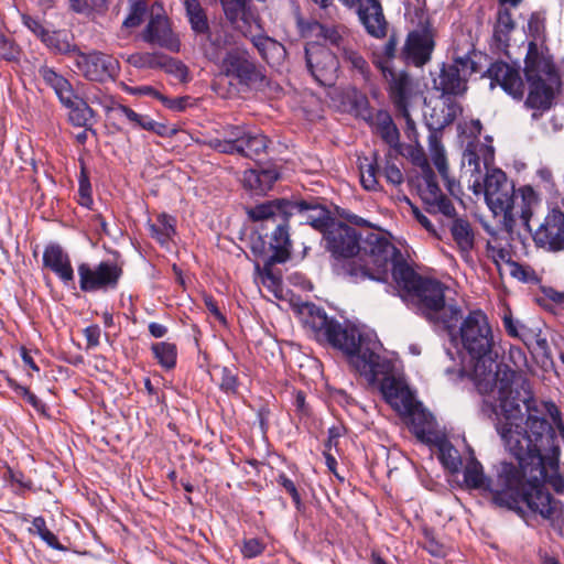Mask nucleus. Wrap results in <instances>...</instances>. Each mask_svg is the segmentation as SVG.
<instances>
[{
	"mask_svg": "<svg viewBox=\"0 0 564 564\" xmlns=\"http://www.w3.org/2000/svg\"><path fill=\"white\" fill-rule=\"evenodd\" d=\"M368 246H373L370 247L371 253L375 252L373 248L377 250L373 264L371 267L369 263H364L357 268L356 263H350L347 267V271L352 276V282L359 283L365 280L387 282L391 271L392 279L399 290V295L404 302L425 276L419 274L408 263L400 249L387 237L371 236Z\"/></svg>",
	"mask_w": 564,
	"mask_h": 564,
	"instance_id": "4",
	"label": "nucleus"
},
{
	"mask_svg": "<svg viewBox=\"0 0 564 564\" xmlns=\"http://www.w3.org/2000/svg\"><path fill=\"white\" fill-rule=\"evenodd\" d=\"M199 36V46L204 56L218 66L223 62L226 52L230 50L232 35L223 26L215 25Z\"/></svg>",
	"mask_w": 564,
	"mask_h": 564,
	"instance_id": "23",
	"label": "nucleus"
},
{
	"mask_svg": "<svg viewBox=\"0 0 564 564\" xmlns=\"http://www.w3.org/2000/svg\"><path fill=\"white\" fill-rule=\"evenodd\" d=\"M184 9L193 33L198 36L210 28L207 12L198 0H184Z\"/></svg>",
	"mask_w": 564,
	"mask_h": 564,
	"instance_id": "37",
	"label": "nucleus"
},
{
	"mask_svg": "<svg viewBox=\"0 0 564 564\" xmlns=\"http://www.w3.org/2000/svg\"><path fill=\"white\" fill-rule=\"evenodd\" d=\"M516 378V370L510 369L507 365H498L495 360L491 365L489 362L484 364V372L474 373L475 384L479 393H497L498 406L505 416V420L498 421L497 427L510 423L509 426L513 430L524 429V424L521 425L517 422L521 415L520 403H524L527 411L528 404L536 406L531 397L521 399L520 391L513 389Z\"/></svg>",
	"mask_w": 564,
	"mask_h": 564,
	"instance_id": "5",
	"label": "nucleus"
},
{
	"mask_svg": "<svg viewBox=\"0 0 564 564\" xmlns=\"http://www.w3.org/2000/svg\"><path fill=\"white\" fill-rule=\"evenodd\" d=\"M462 317V311L457 306L454 305H444V308L440 311L437 317L431 321L434 324H440L444 327V329L448 333L451 337H454L456 332V326L458 321Z\"/></svg>",
	"mask_w": 564,
	"mask_h": 564,
	"instance_id": "48",
	"label": "nucleus"
},
{
	"mask_svg": "<svg viewBox=\"0 0 564 564\" xmlns=\"http://www.w3.org/2000/svg\"><path fill=\"white\" fill-rule=\"evenodd\" d=\"M301 314L304 326L312 332L316 341L343 351L356 371L365 376L370 383H375L379 376H383L380 392L384 401L399 414L410 411L415 400L413 393L403 380L390 375L392 365L377 352L375 341L367 339L354 326L344 327L314 303H305Z\"/></svg>",
	"mask_w": 564,
	"mask_h": 564,
	"instance_id": "2",
	"label": "nucleus"
},
{
	"mask_svg": "<svg viewBox=\"0 0 564 564\" xmlns=\"http://www.w3.org/2000/svg\"><path fill=\"white\" fill-rule=\"evenodd\" d=\"M279 177L280 173L275 167L251 169L243 173L242 183L245 188L263 194L272 188Z\"/></svg>",
	"mask_w": 564,
	"mask_h": 564,
	"instance_id": "31",
	"label": "nucleus"
},
{
	"mask_svg": "<svg viewBox=\"0 0 564 564\" xmlns=\"http://www.w3.org/2000/svg\"><path fill=\"white\" fill-rule=\"evenodd\" d=\"M148 11L147 0H138L131 2L130 11L127 18L123 20V26L128 29L137 28L142 22Z\"/></svg>",
	"mask_w": 564,
	"mask_h": 564,
	"instance_id": "53",
	"label": "nucleus"
},
{
	"mask_svg": "<svg viewBox=\"0 0 564 564\" xmlns=\"http://www.w3.org/2000/svg\"><path fill=\"white\" fill-rule=\"evenodd\" d=\"M79 289L85 293L117 289L123 274L122 268L113 261H100L96 265L80 262L77 265Z\"/></svg>",
	"mask_w": 564,
	"mask_h": 564,
	"instance_id": "11",
	"label": "nucleus"
},
{
	"mask_svg": "<svg viewBox=\"0 0 564 564\" xmlns=\"http://www.w3.org/2000/svg\"><path fill=\"white\" fill-rule=\"evenodd\" d=\"M451 218L449 231L452 238L462 256H469L475 247V232L471 224L466 218L456 217V215Z\"/></svg>",
	"mask_w": 564,
	"mask_h": 564,
	"instance_id": "32",
	"label": "nucleus"
},
{
	"mask_svg": "<svg viewBox=\"0 0 564 564\" xmlns=\"http://www.w3.org/2000/svg\"><path fill=\"white\" fill-rule=\"evenodd\" d=\"M247 0H220L224 13L231 23H235L245 11Z\"/></svg>",
	"mask_w": 564,
	"mask_h": 564,
	"instance_id": "59",
	"label": "nucleus"
},
{
	"mask_svg": "<svg viewBox=\"0 0 564 564\" xmlns=\"http://www.w3.org/2000/svg\"><path fill=\"white\" fill-rule=\"evenodd\" d=\"M358 105L362 107L360 115L365 120L372 119L371 124L375 127V131L380 138L391 148L399 147L400 132L393 122L391 115L387 110H378L372 117L369 102L366 97H362Z\"/></svg>",
	"mask_w": 564,
	"mask_h": 564,
	"instance_id": "24",
	"label": "nucleus"
},
{
	"mask_svg": "<svg viewBox=\"0 0 564 564\" xmlns=\"http://www.w3.org/2000/svg\"><path fill=\"white\" fill-rule=\"evenodd\" d=\"M433 86L443 96H462L467 91V78L455 65L444 63L438 77L433 79Z\"/></svg>",
	"mask_w": 564,
	"mask_h": 564,
	"instance_id": "26",
	"label": "nucleus"
},
{
	"mask_svg": "<svg viewBox=\"0 0 564 564\" xmlns=\"http://www.w3.org/2000/svg\"><path fill=\"white\" fill-rule=\"evenodd\" d=\"M532 239L538 248L555 252L564 250V213L554 208L532 231Z\"/></svg>",
	"mask_w": 564,
	"mask_h": 564,
	"instance_id": "17",
	"label": "nucleus"
},
{
	"mask_svg": "<svg viewBox=\"0 0 564 564\" xmlns=\"http://www.w3.org/2000/svg\"><path fill=\"white\" fill-rule=\"evenodd\" d=\"M29 533L40 536L50 547L54 550H65V547L59 543L57 536L51 530H48L46 521L43 517H35L32 520V527L29 529Z\"/></svg>",
	"mask_w": 564,
	"mask_h": 564,
	"instance_id": "47",
	"label": "nucleus"
},
{
	"mask_svg": "<svg viewBox=\"0 0 564 564\" xmlns=\"http://www.w3.org/2000/svg\"><path fill=\"white\" fill-rule=\"evenodd\" d=\"M270 140L262 133L247 131L241 144L240 155L251 160H258L267 152Z\"/></svg>",
	"mask_w": 564,
	"mask_h": 564,
	"instance_id": "40",
	"label": "nucleus"
},
{
	"mask_svg": "<svg viewBox=\"0 0 564 564\" xmlns=\"http://www.w3.org/2000/svg\"><path fill=\"white\" fill-rule=\"evenodd\" d=\"M336 54L339 57V62L341 61L351 72L359 74L364 80H369L370 66L368 62L349 42L341 46Z\"/></svg>",
	"mask_w": 564,
	"mask_h": 564,
	"instance_id": "35",
	"label": "nucleus"
},
{
	"mask_svg": "<svg viewBox=\"0 0 564 564\" xmlns=\"http://www.w3.org/2000/svg\"><path fill=\"white\" fill-rule=\"evenodd\" d=\"M20 53L21 51L15 42L3 33H0V59L7 62L18 61Z\"/></svg>",
	"mask_w": 564,
	"mask_h": 564,
	"instance_id": "56",
	"label": "nucleus"
},
{
	"mask_svg": "<svg viewBox=\"0 0 564 564\" xmlns=\"http://www.w3.org/2000/svg\"><path fill=\"white\" fill-rule=\"evenodd\" d=\"M128 63L135 68H164L169 73L186 70V66L182 62L159 52L131 54L128 57Z\"/></svg>",
	"mask_w": 564,
	"mask_h": 564,
	"instance_id": "28",
	"label": "nucleus"
},
{
	"mask_svg": "<svg viewBox=\"0 0 564 564\" xmlns=\"http://www.w3.org/2000/svg\"><path fill=\"white\" fill-rule=\"evenodd\" d=\"M358 6L357 13L367 33L376 39L387 35L388 22L380 0H346V7Z\"/></svg>",
	"mask_w": 564,
	"mask_h": 564,
	"instance_id": "20",
	"label": "nucleus"
},
{
	"mask_svg": "<svg viewBox=\"0 0 564 564\" xmlns=\"http://www.w3.org/2000/svg\"><path fill=\"white\" fill-rule=\"evenodd\" d=\"M426 127L429 129V147L432 154L444 153V148L442 144V131L444 128L440 127V123L434 126L433 123L427 122Z\"/></svg>",
	"mask_w": 564,
	"mask_h": 564,
	"instance_id": "60",
	"label": "nucleus"
},
{
	"mask_svg": "<svg viewBox=\"0 0 564 564\" xmlns=\"http://www.w3.org/2000/svg\"><path fill=\"white\" fill-rule=\"evenodd\" d=\"M39 76L44 84L53 89L61 104H72L75 90L70 82L54 67L42 65L39 67Z\"/></svg>",
	"mask_w": 564,
	"mask_h": 564,
	"instance_id": "29",
	"label": "nucleus"
},
{
	"mask_svg": "<svg viewBox=\"0 0 564 564\" xmlns=\"http://www.w3.org/2000/svg\"><path fill=\"white\" fill-rule=\"evenodd\" d=\"M389 82L390 96L398 111H405L409 99L410 77L405 70L397 73L394 67H390L387 70V75H383Z\"/></svg>",
	"mask_w": 564,
	"mask_h": 564,
	"instance_id": "30",
	"label": "nucleus"
},
{
	"mask_svg": "<svg viewBox=\"0 0 564 564\" xmlns=\"http://www.w3.org/2000/svg\"><path fill=\"white\" fill-rule=\"evenodd\" d=\"M463 112V107L455 99L447 97L444 100V108L442 110V119L437 121L441 128L452 124L458 116Z\"/></svg>",
	"mask_w": 564,
	"mask_h": 564,
	"instance_id": "54",
	"label": "nucleus"
},
{
	"mask_svg": "<svg viewBox=\"0 0 564 564\" xmlns=\"http://www.w3.org/2000/svg\"><path fill=\"white\" fill-rule=\"evenodd\" d=\"M490 79V88L499 86L507 95L517 101L524 97L525 85L520 74V67L498 59L490 64L484 74Z\"/></svg>",
	"mask_w": 564,
	"mask_h": 564,
	"instance_id": "16",
	"label": "nucleus"
},
{
	"mask_svg": "<svg viewBox=\"0 0 564 564\" xmlns=\"http://www.w3.org/2000/svg\"><path fill=\"white\" fill-rule=\"evenodd\" d=\"M292 405L300 422L308 425L314 420V413L311 404L306 400V392L303 390H293Z\"/></svg>",
	"mask_w": 564,
	"mask_h": 564,
	"instance_id": "49",
	"label": "nucleus"
},
{
	"mask_svg": "<svg viewBox=\"0 0 564 564\" xmlns=\"http://www.w3.org/2000/svg\"><path fill=\"white\" fill-rule=\"evenodd\" d=\"M306 66L314 80L324 87H332L338 78L339 57L328 47L310 44L305 47Z\"/></svg>",
	"mask_w": 564,
	"mask_h": 564,
	"instance_id": "14",
	"label": "nucleus"
},
{
	"mask_svg": "<svg viewBox=\"0 0 564 564\" xmlns=\"http://www.w3.org/2000/svg\"><path fill=\"white\" fill-rule=\"evenodd\" d=\"M360 183L366 191L378 192L381 189V185L378 181L380 174V166L378 163V153L373 152L372 159L368 158L358 159Z\"/></svg>",
	"mask_w": 564,
	"mask_h": 564,
	"instance_id": "38",
	"label": "nucleus"
},
{
	"mask_svg": "<svg viewBox=\"0 0 564 564\" xmlns=\"http://www.w3.org/2000/svg\"><path fill=\"white\" fill-rule=\"evenodd\" d=\"M398 44L399 39L392 33L382 46L381 52L376 54L375 64L382 72V75H387V70H389L390 67H394L393 61L395 58L399 59Z\"/></svg>",
	"mask_w": 564,
	"mask_h": 564,
	"instance_id": "42",
	"label": "nucleus"
},
{
	"mask_svg": "<svg viewBox=\"0 0 564 564\" xmlns=\"http://www.w3.org/2000/svg\"><path fill=\"white\" fill-rule=\"evenodd\" d=\"M62 105L68 109V121L74 127H89L90 121L97 115L86 100L78 97L76 94L75 97H72V104Z\"/></svg>",
	"mask_w": 564,
	"mask_h": 564,
	"instance_id": "36",
	"label": "nucleus"
},
{
	"mask_svg": "<svg viewBox=\"0 0 564 564\" xmlns=\"http://www.w3.org/2000/svg\"><path fill=\"white\" fill-rule=\"evenodd\" d=\"M293 208L286 198L269 199L246 207L249 220L258 224V237L252 241L251 251L254 256L265 257L263 274L273 284H280L281 279L273 273L272 267L286 262L291 257L290 219Z\"/></svg>",
	"mask_w": 564,
	"mask_h": 564,
	"instance_id": "3",
	"label": "nucleus"
},
{
	"mask_svg": "<svg viewBox=\"0 0 564 564\" xmlns=\"http://www.w3.org/2000/svg\"><path fill=\"white\" fill-rule=\"evenodd\" d=\"M463 347L469 354L474 365V373L484 372V364H492L494 335L487 315L480 310L471 311L459 327Z\"/></svg>",
	"mask_w": 564,
	"mask_h": 564,
	"instance_id": "8",
	"label": "nucleus"
},
{
	"mask_svg": "<svg viewBox=\"0 0 564 564\" xmlns=\"http://www.w3.org/2000/svg\"><path fill=\"white\" fill-rule=\"evenodd\" d=\"M290 204L294 207L292 209V216L295 214L303 215L305 223L321 231L323 236L336 221L330 215V212L325 206L318 204L316 199L290 200Z\"/></svg>",
	"mask_w": 564,
	"mask_h": 564,
	"instance_id": "25",
	"label": "nucleus"
},
{
	"mask_svg": "<svg viewBox=\"0 0 564 564\" xmlns=\"http://www.w3.org/2000/svg\"><path fill=\"white\" fill-rule=\"evenodd\" d=\"M22 23L23 25L32 32L41 42L42 39L48 32V29L45 28L40 18L33 17L30 14H22Z\"/></svg>",
	"mask_w": 564,
	"mask_h": 564,
	"instance_id": "61",
	"label": "nucleus"
},
{
	"mask_svg": "<svg viewBox=\"0 0 564 564\" xmlns=\"http://www.w3.org/2000/svg\"><path fill=\"white\" fill-rule=\"evenodd\" d=\"M446 286L438 280L425 276L404 301L427 321H433L445 305Z\"/></svg>",
	"mask_w": 564,
	"mask_h": 564,
	"instance_id": "13",
	"label": "nucleus"
},
{
	"mask_svg": "<svg viewBox=\"0 0 564 564\" xmlns=\"http://www.w3.org/2000/svg\"><path fill=\"white\" fill-rule=\"evenodd\" d=\"M424 184L419 186L420 197L430 214H442L446 217H454L456 209L452 200L441 191L436 175L427 165L423 170Z\"/></svg>",
	"mask_w": 564,
	"mask_h": 564,
	"instance_id": "18",
	"label": "nucleus"
},
{
	"mask_svg": "<svg viewBox=\"0 0 564 564\" xmlns=\"http://www.w3.org/2000/svg\"><path fill=\"white\" fill-rule=\"evenodd\" d=\"M438 446V458L442 465L452 474L459 471L463 462L458 451L446 440H436Z\"/></svg>",
	"mask_w": 564,
	"mask_h": 564,
	"instance_id": "43",
	"label": "nucleus"
},
{
	"mask_svg": "<svg viewBox=\"0 0 564 564\" xmlns=\"http://www.w3.org/2000/svg\"><path fill=\"white\" fill-rule=\"evenodd\" d=\"M267 544L259 538L245 539L241 545V554L243 558H254L263 554Z\"/></svg>",
	"mask_w": 564,
	"mask_h": 564,
	"instance_id": "55",
	"label": "nucleus"
},
{
	"mask_svg": "<svg viewBox=\"0 0 564 564\" xmlns=\"http://www.w3.org/2000/svg\"><path fill=\"white\" fill-rule=\"evenodd\" d=\"M510 423L498 426L505 448L518 464L501 460L494 465L487 476L481 463L471 454L465 468L464 481L468 489L488 492L491 502L522 516L525 506L533 514L544 520H553L562 511V502L545 488L549 484L554 491H564V480L556 474L558 449L552 447L546 457L540 451L552 440L551 429L545 421L531 416L528 421L529 434L511 429Z\"/></svg>",
	"mask_w": 564,
	"mask_h": 564,
	"instance_id": "1",
	"label": "nucleus"
},
{
	"mask_svg": "<svg viewBox=\"0 0 564 564\" xmlns=\"http://www.w3.org/2000/svg\"><path fill=\"white\" fill-rule=\"evenodd\" d=\"M142 39L151 45H158L173 53L181 50L180 37L173 31L170 19L162 13H151L150 20L142 32Z\"/></svg>",
	"mask_w": 564,
	"mask_h": 564,
	"instance_id": "19",
	"label": "nucleus"
},
{
	"mask_svg": "<svg viewBox=\"0 0 564 564\" xmlns=\"http://www.w3.org/2000/svg\"><path fill=\"white\" fill-rule=\"evenodd\" d=\"M218 68L243 89L264 91L270 84L264 67L245 47H230Z\"/></svg>",
	"mask_w": 564,
	"mask_h": 564,
	"instance_id": "9",
	"label": "nucleus"
},
{
	"mask_svg": "<svg viewBox=\"0 0 564 564\" xmlns=\"http://www.w3.org/2000/svg\"><path fill=\"white\" fill-rule=\"evenodd\" d=\"M529 350L532 357L534 358L535 362L543 370L546 371L554 367V361L549 343L546 340V337L542 336V333L540 334L538 339H534V343L529 348Z\"/></svg>",
	"mask_w": 564,
	"mask_h": 564,
	"instance_id": "45",
	"label": "nucleus"
},
{
	"mask_svg": "<svg viewBox=\"0 0 564 564\" xmlns=\"http://www.w3.org/2000/svg\"><path fill=\"white\" fill-rule=\"evenodd\" d=\"M275 481L286 494L291 496L296 510L301 511L304 505L296 484L283 471L278 474Z\"/></svg>",
	"mask_w": 564,
	"mask_h": 564,
	"instance_id": "52",
	"label": "nucleus"
},
{
	"mask_svg": "<svg viewBox=\"0 0 564 564\" xmlns=\"http://www.w3.org/2000/svg\"><path fill=\"white\" fill-rule=\"evenodd\" d=\"M151 237L155 238L161 245L166 243L175 234V218L162 213L158 215L156 223L149 226Z\"/></svg>",
	"mask_w": 564,
	"mask_h": 564,
	"instance_id": "44",
	"label": "nucleus"
},
{
	"mask_svg": "<svg viewBox=\"0 0 564 564\" xmlns=\"http://www.w3.org/2000/svg\"><path fill=\"white\" fill-rule=\"evenodd\" d=\"M382 174L386 181L393 186H399L404 181L403 173L401 172V170L395 165L394 162H392L388 158L386 160Z\"/></svg>",
	"mask_w": 564,
	"mask_h": 564,
	"instance_id": "62",
	"label": "nucleus"
},
{
	"mask_svg": "<svg viewBox=\"0 0 564 564\" xmlns=\"http://www.w3.org/2000/svg\"><path fill=\"white\" fill-rule=\"evenodd\" d=\"M74 65L78 73L89 82L106 83L115 80L120 73L119 61L100 51L76 52Z\"/></svg>",
	"mask_w": 564,
	"mask_h": 564,
	"instance_id": "12",
	"label": "nucleus"
},
{
	"mask_svg": "<svg viewBox=\"0 0 564 564\" xmlns=\"http://www.w3.org/2000/svg\"><path fill=\"white\" fill-rule=\"evenodd\" d=\"M408 419L410 431L424 444H435L438 436L435 433L434 416L423 409L422 403L414 400L409 412H401Z\"/></svg>",
	"mask_w": 564,
	"mask_h": 564,
	"instance_id": "22",
	"label": "nucleus"
},
{
	"mask_svg": "<svg viewBox=\"0 0 564 564\" xmlns=\"http://www.w3.org/2000/svg\"><path fill=\"white\" fill-rule=\"evenodd\" d=\"M43 268L53 272L65 285H73L75 282L74 269L68 252L56 242L45 246L42 256Z\"/></svg>",
	"mask_w": 564,
	"mask_h": 564,
	"instance_id": "21",
	"label": "nucleus"
},
{
	"mask_svg": "<svg viewBox=\"0 0 564 564\" xmlns=\"http://www.w3.org/2000/svg\"><path fill=\"white\" fill-rule=\"evenodd\" d=\"M516 23L508 8L500 7L497 12V21L494 26V41L496 46L506 51L510 45V34L514 30Z\"/></svg>",
	"mask_w": 564,
	"mask_h": 564,
	"instance_id": "34",
	"label": "nucleus"
},
{
	"mask_svg": "<svg viewBox=\"0 0 564 564\" xmlns=\"http://www.w3.org/2000/svg\"><path fill=\"white\" fill-rule=\"evenodd\" d=\"M371 236L386 237L383 234L372 231L362 237L358 229L339 220H336L323 236L326 249L332 256L336 260H344L343 274L349 278L351 282L352 276L347 271L350 263H356L357 268L364 263H369L371 267L373 264L376 252L371 253V248L368 246ZM373 251H377L376 248H373Z\"/></svg>",
	"mask_w": 564,
	"mask_h": 564,
	"instance_id": "7",
	"label": "nucleus"
},
{
	"mask_svg": "<svg viewBox=\"0 0 564 564\" xmlns=\"http://www.w3.org/2000/svg\"><path fill=\"white\" fill-rule=\"evenodd\" d=\"M204 144L224 154H240V151H242L241 145H236V143H231V141H227L224 138H210L204 141Z\"/></svg>",
	"mask_w": 564,
	"mask_h": 564,
	"instance_id": "57",
	"label": "nucleus"
},
{
	"mask_svg": "<svg viewBox=\"0 0 564 564\" xmlns=\"http://www.w3.org/2000/svg\"><path fill=\"white\" fill-rule=\"evenodd\" d=\"M484 195L489 209L496 215L503 216V223L509 230L516 223L514 185L500 169L487 172L484 180Z\"/></svg>",
	"mask_w": 564,
	"mask_h": 564,
	"instance_id": "10",
	"label": "nucleus"
},
{
	"mask_svg": "<svg viewBox=\"0 0 564 564\" xmlns=\"http://www.w3.org/2000/svg\"><path fill=\"white\" fill-rule=\"evenodd\" d=\"M109 110L121 112L133 129H142L147 131L150 129L152 118L148 115L138 113L132 108L122 104H116L112 108H107V111Z\"/></svg>",
	"mask_w": 564,
	"mask_h": 564,
	"instance_id": "51",
	"label": "nucleus"
},
{
	"mask_svg": "<svg viewBox=\"0 0 564 564\" xmlns=\"http://www.w3.org/2000/svg\"><path fill=\"white\" fill-rule=\"evenodd\" d=\"M305 34L310 37L316 39L315 44L330 45L337 51L344 46L348 41L344 36V29L333 24H324L318 21L308 22L305 30Z\"/></svg>",
	"mask_w": 564,
	"mask_h": 564,
	"instance_id": "27",
	"label": "nucleus"
},
{
	"mask_svg": "<svg viewBox=\"0 0 564 564\" xmlns=\"http://www.w3.org/2000/svg\"><path fill=\"white\" fill-rule=\"evenodd\" d=\"M69 8L80 14H102L108 9L109 0H67Z\"/></svg>",
	"mask_w": 564,
	"mask_h": 564,
	"instance_id": "50",
	"label": "nucleus"
},
{
	"mask_svg": "<svg viewBox=\"0 0 564 564\" xmlns=\"http://www.w3.org/2000/svg\"><path fill=\"white\" fill-rule=\"evenodd\" d=\"M42 43L55 54H73L74 57L76 55V52L79 51V48L75 44L70 43L67 33L61 30H48L46 35L42 39Z\"/></svg>",
	"mask_w": 564,
	"mask_h": 564,
	"instance_id": "39",
	"label": "nucleus"
},
{
	"mask_svg": "<svg viewBox=\"0 0 564 564\" xmlns=\"http://www.w3.org/2000/svg\"><path fill=\"white\" fill-rule=\"evenodd\" d=\"M510 274L521 282H532L535 280L534 270L517 261H510Z\"/></svg>",
	"mask_w": 564,
	"mask_h": 564,
	"instance_id": "63",
	"label": "nucleus"
},
{
	"mask_svg": "<svg viewBox=\"0 0 564 564\" xmlns=\"http://www.w3.org/2000/svg\"><path fill=\"white\" fill-rule=\"evenodd\" d=\"M252 44L270 66L281 65L286 57L284 45L268 35L253 36Z\"/></svg>",
	"mask_w": 564,
	"mask_h": 564,
	"instance_id": "33",
	"label": "nucleus"
},
{
	"mask_svg": "<svg viewBox=\"0 0 564 564\" xmlns=\"http://www.w3.org/2000/svg\"><path fill=\"white\" fill-rule=\"evenodd\" d=\"M523 73L529 86L524 101L525 107L542 111L549 110L555 96L552 85L560 80L549 50H540L535 41L529 42Z\"/></svg>",
	"mask_w": 564,
	"mask_h": 564,
	"instance_id": "6",
	"label": "nucleus"
},
{
	"mask_svg": "<svg viewBox=\"0 0 564 564\" xmlns=\"http://www.w3.org/2000/svg\"><path fill=\"white\" fill-rule=\"evenodd\" d=\"M522 192V206L520 209V218L524 225V227L532 231L530 227V219L532 217V210L530 207V199L534 198V191L530 186H525L521 189Z\"/></svg>",
	"mask_w": 564,
	"mask_h": 564,
	"instance_id": "58",
	"label": "nucleus"
},
{
	"mask_svg": "<svg viewBox=\"0 0 564 564\" xmlns=\"http://www.w3.org/2000/svg\"><path fill=\"white\" fill-rule=\"evenodd\" d=\"M463 165L469 167L471 175L480 173V159L471 143L467 145L463 153Z\"/></svg>",
	"mask_w": 564,
	"mask_h": 564,
	"instance_id": "64",
	"label": "nucleus"
},
{
	"mask_svg": "<svg viewBox=\"0 0 564 564\" xmlns=\"http://www.w3.org/2000/svg\"><path fill=\"white\" fill-rule=\"evenodd\" d=\"M435 46L434 35L429 26L408 33L399 59L405 65L422 67L430 62Z\"/></svg>",
	"mask_w": 564,
	"mask_h": 564,
	"instance_id": "15",
	"label": "nucleus"
},
{
	"mask_svg": "<svg viewBox=\"0 0 564 564\" xmlns=\"http://www.w3.org/2000/svg\"><path fill=\"white\" fill-rule=\"evenodd\" d=\"M151 351L162 368L166 370L175 368L177 360V347L175 344L158 341L151 345Z\"/></svg>",
	"mask_w": 564,
	"mask_h": 564,
	"instance_id": "41",
	"label": "nucleus"
},
{
	"mask_svg": "<svg viewBox=\"0 0 564 564\" xmlns=\"http://www.w3.org/2000/svg\"><path fill=\"white\" fill-rule=\"evenodd\" d=\"M215 369L219 370L220 373L218 382L220 391L227 395H238L240 388L238 370L235 367L227 366H216Z\"/></svg>",
	"mask_w": 564,
	"mask_h": 564,
	"instance_id": "46",
	"label": "nucleus"
}]
</instances>
